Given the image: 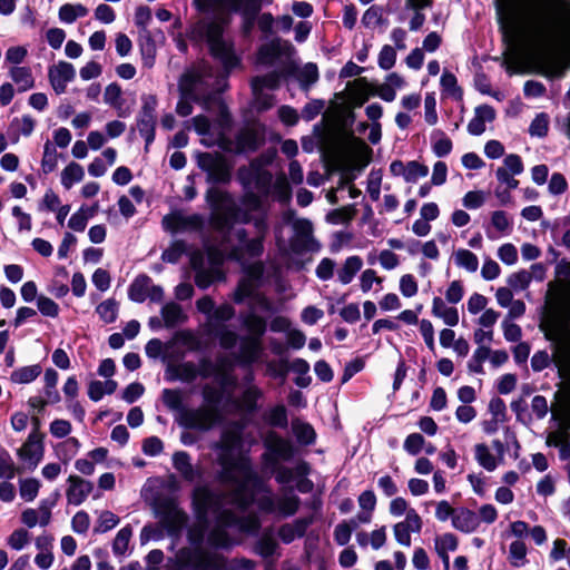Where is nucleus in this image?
I'll return each mask as SVG.
<instances>
[{
  "instance_id": "obj_1",
  "label": "nucleus",
  "mask_w": 570,
  "mask_h": 570,
  "mask_svg": "<svg viewBox=\"0 0 570 570\" xmlns=\"http://www.w3.org/2000/svg\"><path fill=\"white\" fill-rule=\"evenodd\" d=\"M264 452L261 455L263 469L274 474L278 484H288L295 476H307L311 465L301 460L294 468H288L281 462H289L298 454V448L291 439L284 438L271 430L263 438Z\"/></svg>"
},
{
  "instance_id": "obj_2",
  "label": "nucleus",
  "mask_w": 570,
  "mask_h": 570,
  "mask_svg": "<svg viewBox=\"0 0 570 570\" xmlns=\"http://www.w3.org/2000/svg\"><path fill=\"white\" fill-rule=\"evenodd\" d=\"M228 23L229 18L222 17L218 20L199 22L188 33L191 41H206L210 57L222 65L224 78H228L235 69L243 66L242 57L236 52L234 40L224 37Z\"/></svg>"
},
{
  "instance_id": "obj_3",
  "label": "nucleus",
  "mask_w": 570,
  "mask_h": 570,
  "mask_svg": "<svg viewBox=\"0 0 570 570\" xmlns=\"http://www.w3.org/2000/svg\"><path fill=\"white\" fill-rule=\"evenodd\" d=\"M224 390L206 384L202 390L204 404L194 410H184L179 415L178 423L187 430L206 432L225 421L220 407L224 400Z\"/></svg>"
},
{
  "instance_id": "obj_4",
  "label": "nucleus",
  "mask_w": 570,
  "mask_h": 570,
  "mask_svg": "<svg viewBox=\"0 0 570 570\" xmlns=\"http://www.w3.org/2000/svg\"><path fill=\"white\" fill-rule=\"evenodd\" d=\"M354 148L352 149V161L347 163L345 155L341 150L324 153L322 159L327 170L338 171L340 186L352 185L356 179V171H362L370 165L373 157V149L353 131L348 132Z\"/></svg>"
},
{
  "instance_id": "obj_5",
  "label": "nucleus",
  "mask_w": 570,
  "mask_h": 570,
  "mask_svg": "<svg viewBox=\"0 0 570 570\" xmlns=\"http://www.w3.org/2000/svg\"><path fill=\"white\" fill-rule=\"evenodd\" d=\"M205 200L210 209L208 223L213 230L229 235L238 224L243 206L236 203L234 195L218 187H209Z\"/></svg>"
},
{
  "instance_id": "obj_6",
  "label": "nucleus",
  "mask_w": 570,
  "mask_h": 570,
  "mask_svg": "<svg viewBox=\"0 0 570 570\" xmlns=\"http://www.w3.org/2000/svg\"><path fill=\"white\" fill-rule=\"evenodd\" d=\"M198 168L206 173V181L212 187L229 185L233 179L234 161L219 151H198L196 155Z\"/></svg>"
},
{
  "instance_id": "obj_7",
  "label": "nucleus",
  "mask_w": 570,
  "mask_h": 570,
  "mask_svg": "<svg viewBox=\"0 0 570 570\" xmlns=\"http://www.w3.org/2000/svg\"><path fill=\"white\" fill-rule=\"evenodd\" d=\"M175 562L179 570H228L227 559L223 554L190 547L180 548Z\"/></svg>"
},
{
  "instance_id": "obj_8",
  "label": "nucleus",
  "mask_w": 570,
  "mask_h": 570,
  "mask_svg": "<svg viewBox=\"0 0 570 570\" xmlns=\"http://www.w3.org/2000/svg\"><path fill=\"white\" fill-rule=\"evenodd\" d=\"M224 495L217 491L212 490L207 485H199L193 490L191 493V508L195 519L198 524L209 525V513H220L223 515L232 517L229 511H223Z\"/></svg>"
},
{
  "instance_id": "obj_9",
  "label": "nucleus",
  "mask_w": 570,
  "mask_h": 570,
  "mask_svg": "<svg viewBox=\"0 0 570 570\" xmlns=\"http://www.w3.org/2000/svg\"><path fill=\"white\" fill-rule=\"evenodd\" d=\"M218 464L222 470L218 472V481L222 483H236L235 471H238L250 481V484L257 490L265 489V481L252 468L249 458H234V455L218 454Z\"/></svg>"
},
{
  "instance_id": "obj_10",
  "label": "nucleus",
  "mask_w": 570,
  "mask_h": 570,
  "mask_svg": "<svg viewBox=\"0 0 570 570\" xmlns=\"http://www.w3.org/2000/svg\"><path fill=\"white\" fill-rule=\"evenodd\" d=\"M154 512L156 518L159 519L160 528L170 537L179 535L188 521L186 512L178 507V503L171 497L155 499Z\"/></svg>"
},
{
  "instance_id": "obj_11",
  "label": "nucleus",
  "mask_w": 570,
  "mask_h": 570,
  "mask_svg": "<svg viewBox=\"0 0 570 570\" xmlns=\"http://www.w3.org/2000/svg\"><path fill=\"white\" fill-rule=\"evenodd\" d=\"M194 4L199 12H208L214 6H220L227 8L229 12L238 13L242 18L240 35L243 38L252 36L261 13L238 0H195Z\"/></svg>"
},
{
  "instance_id": "obj_12",
  "label": "nucleus",
  "mask_w": 570,
  "mask_h": 570,
  "mask_svg": "<svg viewBox=\"0 0 570 570\" xmlns=\"http://www.w3.org/2000/svg\"><path fill=\"white\" fill-rule=\"evenodd\" d=\"M239 203L243 209L238 224H252L256 232L269 229L268 207L261 195H257L254 190L244 191L239 197Z\"/></svg>"
},
{
  "instance_id": "obj_13",
  "label": "nucleus",
  "mask_w": 570,
  "mask_h": 570,
  "mask_svg": "<svg viewBox=\"0 0 570 570\" xmlns=\"http://www.w3.org/2000/svg\"><path fill=\"white\" fill-rule=\"evenodd\" d=\"M140 99L141 107L136 116V126L145 139V153H148L156 137L158 99L151 94H142Z\"/></svg>"
},
{
  "instance_id": "obj_14",
  "label": "nucleus",
  "mask_w": 570,
  "mask_h": 570,
  "mask_svg": "<svg viewBox=\"0 0 570 570\" xmlns=\"http://www.w3.org/2000/svg\"><path fill=\"white\" fill-rule=\"evenodd\" d=\"M266 142V126L259 120H253L237 130L234 138V154H254Z\"/></svg>"
},
{
  "instance_id": "obj_15",
  "label": "nucleus",
  "mask_w": 570,
  "mask_h": 570,
  "mask_svg": "<svg viewBox=\"0 0 570 570\" xmlns=\"http://www.w3.org/2000/svg\"><path fill=\"white\" fill-rule=\"evenodd\" d=\"M166 230L176 234L179 232H202L205 228V219L200 214L184 215L181 212H173L163 218Z\"/></svg>"
},
{
  "instance_id": "obj_16",
  "label": "nucleus",
  "mask_w": 570,
  "mask_h": 570,
  "mask_svg": "<svg viewBox=\"0 0 570 570\" xmlns=\"http://www.w3.org/2000/svg\"><path fill=\"white\" fill-rule=\"evenodd\" d=\"M292 50L293 46L291 42L284 41L279 37H274L258 47L256 59L261 65L273 66L279 57L289 53Z\"/></svg>"
},
{
  "instance_id": "obj_17",
  "label": "nucleus",
  "mask_w": 570,
  "mask_h": 570,
  "mask_svg": "<svg viewBox=\"0 0 570 570\" xmlns=\"http://www.w3.org/2000/svg\"><path fill=\"white\" fill-rule=\"evenodd\" d=\"M244 429L245 424L235 421L223 430L220 441L215 446L220 451L219 454L234 455V450L242 445Z\"/></svg>"
},
{
  "instance_id": "obj_18",
  "label": "nucleus",
  "mask_w": 570,
  "mask_h": 570,
  "mask_svg": "<svg viewBox=\"0 0 570 570\" xmlns=\"http://www.w3.org/2000/svg\"><path fill=\"white\" fill-rule=\"evenodd\" d=\"M262 341L252 337H240L239 352L234 355L237 364L243 368H250L262 354Z\"/></svg>"
},
{
  "instance_id": "obj_19",
  "label": "nucleus",
  "mask_w": 570,
  "mask_h": 570,
  "mask_svg": "<svg viewBox=\"0 0 570 570\" xmlns=\"http://www.w3.org/2000/svg\"><path fill=\"white\" fill-rule=\"evenodd\" d=\"M273 156L261 155L249 161L248 166H240L236 171V179L243 188V193L253 190L252 185L255 180V175L262 167L272 163Z\"/></svg>"
},
{
  "instance_id": "obj_20",
  "label": "nucleus",
  "mask_w": 570,
  "mask_h": 570,
  "mask_svg": "<svg viewBox=\"0 0 570 570\" xmlns=\"http://www.w3.org/2000/svg\"><path fill=\"white\" fill-rule=\"evenodd\" d=\"M69 487L66 491L67 501L72 505H80L94 490V483L79 475H69Z\"/></svg>"
},
{
  "instance_id": "obj_21",
  "label": "nucleus",
  "mask_w": 570,
  "mask_h": 570,
  "mask_svg": "<svg viewBox=\"0 0 570 570\" xmlns=\"http://www.w3.org/2000/svg\"><path fill=\"white\" fill-rule=\"evenodd\" d=\"M296 238H293L289 243L291 249L295 254H301L307 248L308 243H314L313 238V225L312 222L306 218L296 219L293 225Z\"/></svg>"
},
{
  "instance_id": "obj_22",
  "label": "nucleus",
  "mask_w": 570,
  "mask_h": 570,
  "mask_svg": "<svg viewBox=\"0 0 570 570\" xmlns=\"http://www.w3.org/2000/svg\"><path fill=\"white\" fill-rule=\"evenodd\" d=\"M242 326L246 330L247 335L245 337H252L253 340L262 341L267 330L266 320L250 311L239 316Z\"/></svg>"
},
{
  "instance_id": "obj_23",
  "label": "nucleus",
  "mask_w": 570,
  "mask_h": 570,
  "mask_svg": "<svg viewBox=\"0 0 570 570\" xmlns=\"http://www.w3.org/2000/svg\"><path fill=\"white\" fill-rule=\"evenodd\" d=\"M237 487L234 491V502L240 509H247L255 502V495L259 492H268L269 489L265 485L264 490H257L244 476L240 482H236Z\"/></svg>"
},
{
  "instance_id": "obj_24",
  "label": "nucleus",
  "mask_w": 570,
  "mask_h": 570,
  "mask_svg": "<svg viewBox=\"0 0 570 570\" xmlns=\"http://www.w3.org/2000/svg\"><path fill=\"white\" fill-rule=\"evenodd\" d=\"M198 376L197 366L190 362H183L177 365H168L166 370V379L168 381H181L193 383Z\"/></svg>"
},
{
  "instance_id": "obj_25",
  "label": "nucleus",
  "mask_w": 570,
  "mask_h": 570,
  "mask_svg": "<svg viewBox=\"0 0 570 570\" xmlns=\"http://www.w3.org/2000/svg\"><path fill=\"white\" fill-rule=\"evenodd\" d=\"M452 525L463 533H471L479 528L480 519L474 511L460 508L452 517Z\"/></svg>"
},
{
  "instance_id": "obj_26",
  "label": "nucleus",
  "mask_w": 570,
  "mask_h": 570,
  "mask_svg": "<svg viewBox=\"0 0 570 570\" xmlns=\"http://www.w3.org/2000/svg\"><path fill=\"white\" fill-rule=\"evenodd\" d=\"M153 279L149 275L138 274L128 287V297L135 303H144L148 298V288Z\"/></svg>"
},
{
  "instance_id": "obj_27",
  "label": "nucleus",
  "mask_w": 570,
  "mask_h": 570,
  "mask_svg": "<svg viewBox=\"0 0 570 570\" xmlns=\"http://www.w3.org/2000/svg\"><path fill=\"white\" fill-rule=\"evenodd\" d=\"M292 431L299 445L309 446L316 441L317 435L315 429L308 422L294 419L292 421Z\"/></svg>"
},
{
  "instance_id": "obj_28",
  "label": "nucleus",
  "mask_w": 570,
  "mask_h": 570,
  "mask_svg": "<svg viewBox=\"0 0 570 570\" xmlns=\"http://www.w3.org/2000/svg\"><path fill=\"white\" fill-rule=\"evenodd\" d=\"M139 48L144 66L151 68L155 63L157 48L150 31L139 33Z\"/></svg>"
},
{
  "instance_id": "obj_29",
  "label": "nucleus",
  "mask_w": 570,
  "mask_h": 570,
  "mask_svg": "<svg viewBox=\"0 0 570 570\" xmlns=\"http://www.w3.org/2000/svg\"><path fill=\"white\" fill-rule=\"evenodd\" d=\"M282 73L273 70L263 76H256L250 80V87L254 95L263 91L264 88L275 90L281 86Z\"/></svg>"
},
{
  "instance_id": "obj_30",
  "label": "nucleus",
  "mask_w": 570,
  "mask_h": 570,
  "mask_svg": "<svg viewBox=\"0 0 570 570\" xmlns=\"http://www.w3.org/2000/svg\"><path fill=\"white\" fill-rule=\"evenodd\" d=\"M160 313L164 321V325L167 328H174L178 324L185 322L186 320L181 306L175 302L166 303L161 307Z\"/></svg>"
},
{
  "instance_id": "obj_31",
  "label": "nucleus",
  "mask_w": 570,
  "mask_h": 570,
  "mask_svg": "<svg viewBox=\"0 0 570 570\" xmlns=\"http://www.w3.org/2000/svg\"><path fill=\"white\" fill-rule=\"evenodd\" d=\"M263 392L259 387L253 385L247 387L240 397L239 410L246 414H255L259 410L258 401Z\"/></svg>"
},
{
  "instance_id": "obj_32",
  "label": "nucleus",
  "mask_w": 570,
  "mask_h": 570,
  "mask_svg": "<svg viewBox=\"0 0 570 570\" xmlns=\"http://www.w3.org/2000/svg\"><path fill=\"white\" fill-rule=\"evenodd\" d=\"M173 466L186 481H194L195 469L190 462V455L186 451H177L173 454Z\"/></svg>"
},
{
  "instance_id": "obj_33",
  "label": "nucleus",
  "mask_w": 570,
  "mask_h": 570,
  "mask_svg": "<svg viewBox=\"0 0 570 570\" xmlns=\"http://www.w3.org/2000/svg\"><path fill=\"white\" fill-rule=\"evenodd\" d=\"M210 334L218 338L219 345L224 350H232L240 342L239 335L229 330L225 324H215L210 330Z\"/></svg>"
},
{
  "instance_id": "obj_34",
  "label": "nucleus",
  "mask_w": 570,
  "mask_h": 570,
  "mask_svg": "<svg viewBox=\"0 0 570 570\" xmlns=\"http://www.w3.org/2000/svg\"><path fill=\"white\" fill-rule=\"evenodd\" d=\"M205 250L210 269H213V272L215 273L216 279L224 281L225 273L222 269V266L226 259L224 252L215 245L206 246Z\"/></svg>"
},
{
  "instance_id": "obj_35",
  "label": "nucleus",
  "mask_w": 570,
  "mask_h": 570,
  "mask_svg": "<svg viewBox=\"0 0 570 570\" xmlns=\"http://www.w3.org/2000/svg\"><path fill=\"white\" fill-rule=\"evenodd\" d=\"M363 266V261L360 256L354 255L345 259L343 267L338 271V281L346 285L350 284L354 276L360 272Z\"/></svg>"
},
{
  "instance_id": "obj_36",
  "label": "nucleus",
  "mask_w": 570,
  "mask_h": 570,
  "mask_svg": "<svg viewBox=\"0 0 570 570\" xmlns=\"http://www.w3.org/2000/svg\"><path fill=\"white\" fill-rule=\"evenodd\" d=\"M264 421L272 428L286 429L288 426L287 409L284 404H277L264 414Z\"/></svg>"
},
{
  "instance_id": "obj_37",
  "label": "nucleus",
  "mask_w": 570,
  "mask_h": 570,
  "mask_svg": "<svg viewBox=\"0 0 570 570\" xmlns=\"http://www.w3.org/2000/svg\"><path fill=\"white\" fill-rule=\"evenodd\" d=\"M10 77L19 86V92L27 91L35 87V79L29 67H12L10 69Z\"/></svg>"
},
{
  "instance_id": "obj_38",
  "label": "nucleus",
  "mask_w": 570,
  "mask_h": 570,
  "mask_svg": "<svg viewBox=\"0 0 570 570\" xmlns=\"http://www.w3.org/2000/svg\"><path fill=\"white\" fill-rule=\"evenodd\" d=\"M42 372L39 364L22 366L11 372L10 380L16 384H29L33 382Z\"/></svg>"
},
{
  "instance_id": "obj_39",
  "label": "nucleus",
  "mask_w": 570,
  "mask_h": 570,
  "mask_svg": "<svg viewBox=\"0 0 570 570\" xmlns=\"http://www.w3.org/2000/svg\"><path fill=\"white\" fill-rule=\"evenodd\" d=\"M440 86L442 88V92L448 94L454 100L461 101L463 99V89L458 85L455 75L446 69L441 76Z\"/></svg>"
},
{
  "instance_id": "obj_40",
  "label": "nucleus",
  "mask_w": 570,
  "mask_h": 570,
  "mask_svg": "<svg viewBox=\"0 0 570 570\" xmlns=\"http://www.w3.org/2000/svg\"><path fill=\"white\" fill-rule=\"evenodd\" d=\"M85 171L80 164L76 161L69 163L61 171V185L66 189H70L73 184L83 179Z\"/></svg>"
},
{
  "instance_id": "obj_41",
  "label": "nucleus",
  "mask_w": 570,
  "mask_h": 570,
  "mask_svg": "<svg viewBox=\"0 0 570 570\" xmlns=\"http://www.w3.org/2000/svg\"><path fill=\"white\" fill-rule=\"evenodd\" d=\"M278 548L276 539L271 532H264L256 541L254 551L264 559L272 558Z\"/></svg>"
},
{
  "instance_id": "obj_42",
  "label": "nucleus",
  "mask_w": 570,
  "mask_h": 570,
  "mask_svg": "<svg viewBox=\"0 0 570 570\" xmlns=\"http://www.w3.org/2000/svg\"><path fill=\"white\" fill-rule=\"evenodd\" d=\"M353 83L360 89L351 94V99L354 108L362 107L370 98L372 83L366 77L356 78Z\"/></svg>"
},
{
  "instance_id": "obj_43",
  "label": "nucleus",
  "mask_w": 570,
  "mask_h": 570,
  "mask_svg": "<svg viewBox=\"0 0 570 570\" xmlns=\"http://www.w3.org/2000/svg\"><path fill=\"white\" fill-rule=\"evenodd\" d=\"M61 494L58 489L51 492L47 498L42 499L39 502V512L40 520L39 523L41 527H47L51 520V510L55 508L60 499Z\"/></svg>"
},
{
  "instance_id": "obj_44",
  "label": "nucleus",
  "mask_w": 570,
  "mask_h": 570,
  "mask_svg": "<svg viewBox=\"0 0 570 570\" xmlns=\"http://www.w3.org/2000/svg\"><path fill=\"white\" fill-rule=\"evenodd\" d=\"M269 229H265L264 232H256V236L249 238L244 245L245 255L257 258L264 254V242L268 234Z\"/></svg>"
},
{
  "instance_id": "obj_45",
  "label": "nucleus",
  "mask_w": 570,
  "mask_h": 570,
  "mask_svg": "<svg viewBox=\"0 0 570 570\" xmlns=\"http://www.w3.org/2000/svg\"><path fill=\"white\" fill-rule=\"evenodd\" d=\"M254 185L257 189V195L262 196V199L265 202L266 198L271 195L273 188V175L269 170L262 167L257 175H255Z\"/></svg>"
},
{
  "instance_id": "obj_46",
  "label": "nucleus",
  "mask_w": 570,
  "mask_h": 570,
  "mask_svg": "<svg viewBox=\"0 0 570 570\" xmlns=\"http://www.w3.org/2000/svg\"><path fill=\"white\" fill-rule=\"evenodd\" d=\"M17 453L21 460L29 462L31 469H35L43 458L45 445L35 448L33 445L23 443Z\"/></svg>"
},
{
  "instance_id": "obj_47",
  "label": "nucleus",
  "mask_w": 570,
  "mask_h": 570,
  "mask_svg": "<svg viewBox=\"0 0 570 570\" xmlns=\"http://www.w3.org/2000/svg\"><path fill=\"white\" fill-rule=\"evenodd\" d=\"M200 78L195 73H184L179 80V94L183 98H189L193 101H198V96L195 94V87Z\"/></svg>"
},
{
  "instance_id": "obj_48",
  "label": "nucleus",
  "mask_w": 570,
  "mask_h": 570,
  "mask_svg": "<svg viewBox=\"0 0 570 570\" xmlns=\"http://www.w3.org/2000/svg\"><path fill=\"white\" fill-rule=\"evenodd\" d=\"M119 303L115 298H108L96 307V313L106 324L114 323L118 317Z\"/></svg>"
},
{
  "instance_id": "obj_49",
  "label": "nucleus",
  "mask_w": 570,
  "mask_h": 570,
  "mask_svg": "<svg viewBox=\"0 0 570 570\" xmlns=\"http://www.w3.org/2000/svg\"><path fill=\"white\" fill-rule=\"evenodd\" d=\"M356 214L355 205H347L341 208H336L331 210L326 215V222L333 225L342 224V223H350Z\"/></svg>"
},
{
  "instance_id": "obj_50",
  "label": "nucleus",
  "mask_w": 570,
  "mask_h": 570,
  "mask_svg": "<svg viewBox=\"0 0 570 570\" xmlns=\"http://www.w3.org/2000/svg\"><path fill=\"white\" fill-rule=\"evenodd\" d=\"M272 191L275 198L282 204H286L292 199V186L285 175H281L276 178Z\"/></svg>"
},
{
  "instance_id": "obj_51",
  "label": "nucleus",
  "mask_w": 570,
  "mask_h": 570,
  "mask_svg": "<svg viewBox=\"0 0 570 570\" xmlns=\"http://www.w3.org/2000/svg\"><path fill=\"white\" fill-rule=\"evenodd\" d=\"M187 252V244L183 239L174 240L168 248L161 253V259L169 264H177Z\"/></svg>"
},
{
  "instance_id": "obj_52",
  "label": "nucleus",
  "mask_w": 570,
  "mask_h": 570,
  "mask_svg": "<svg viewBox=\"0 0 570 570\" xmlns=\"http://www.w3.org/2000/svg\"><path fill=\"white\" fill-rule=\"evenodd\" d=\"M455 264L470 273H474L479 267V259L471 250L460 248L455 252Z\"/></svg>"
},
{
  "instance_id": "obj_53",
  "label": "nucleus",
  "mask_w": 570,
  "mask_h": 570,
  "mask_svg": "<svg viewBox=\"0 0 570 570\" xmlns=\"http://www.w3.org/2000/svg\"><path fill=\"white\" fill-rule=\"evenodd\" d=\"M132 535V528L130 524L125 525L121 528L118 533L116 534L114 542H112V552L116 556H122L128 549V544L130 541V538Z\"/></svg>"
},
{
  "instance_id": "obj_54",
  "label": "nucleus",
  "mask_w": 570,
  "mask_h": 570,
  "mask_svg": "<svg viewBox=\"0 0 570 570\" xmlns=\"http://www.w3.org/2000/svg\"><path fill=\"white\" fill-rule=\"evenodd\" d=\"M475 460L478 463L488 471L497 469L495 458L490 453L489 448L484 443L475 444L474 446Z\"/></svg>"
},
{
  "instance_id": "obj_55",
  "label": "nucleus",
  "mask_w": 570,
  "mask_h": 570,
  "mask_svg": "<svg viewBox=\"0 0 570 570\" xmlns=\"http://www.w3.org/2000/svg\"><path fill=\"white\" fill-rule=\"evenodd\" d=\"M164 404L175 411H180V414L186 410L184 407V399L180 390L164 389L161 392Z\"/></svg>"
},
{
  "instance_id": "obj_56",
  "label": "nucleus",
  "mask_w": 570,
  "mask_h": 570,
  "mask_svg": "<svg viewBox=\"0 0 570 570\" xmlns=\"http://www.w3.org/2000/svg\"><path fill=\"white\" fill-rule=\"evenodd\" d=\"M491 348L484 345H480L473 353L472 358L468 362V368L472 373L482 374L483 362L490 356Z\"/></svg>"
},
{
  "instance_id": "obj_57",
  "label": "nucleus",
  "mask_w": 570,
  "mask_h": 570,
  "mask_svg": "<svg viewBox=\"0 0 570 570\" xmlns=\"http://www.w3.org/2000/svg\"><path fill=\"white\" fill-rule=\"evenodd\" d=\"M19 485L20 497L28 502L33 501L37 498L41 487L39 480L35 478L21 479L19 481Z\"/></svg>"
},
{
  "instance_id": "obj_58",
  "label": "nucleus",
  "mask_w": 570,
  "mask_h": 570,
  "mask_svg": "<svg viewBox=\"0 0 570 570\" xmlns=\"http://www.w3.org/2000/svg\"><path fill=\"white\" fill-rule=\"evenodd\" d=\"M320 78L318 67L314 62H307L302 68L298 81L303 89H308L309 86L314 85Z\"/></svg>"
},
{
  "instance_id": "obj_59",
  "label": "nucleus",
  "mask_w": 570,
  "mask_h": 570,
  "mask_svg": "<svg viewBox=\"0 0 570 570\" xmlns=\"http://www.w3.org/2000/svg\"><path fill=\"white\" fill-rule=\"evenodd\" d=\"M57 159L58 155L56 148L50 140H47L43 146V157L41 160V168L46 175L52 173L56 169Z\"/></svg>"
},
{
  "instance_id": "obj_60",
  "label": "nucleus",
  "mask_w": 570,
  "mask_h": 570,
  "mask_svg": "<svg viewBox=\"0 0 570 570\" xmlns=\"http://www.w3.org/2000/svg\"><path fill=\"white\" fill-rule=\"evenodd\" d=\"M121 87L117 82L109 83L104 94V100L106 104L110 105L111 107L120 110L124 105V99L121 98Z\"/></svg>"
},
{
  "instance_id": "obj_61",
  "label": "nucleus",
  "mask_w": 570,
  "mask_h": 570,
  "mask_svg": "<svg viewBox=\"0 0 570 570\" xmlns=\"http://www.w3.org/2000/svg\"><path fill=\"white\" fill-rule=\"evenodd\" d=\"M257 284L250 282V279H240L234 291L233 301L235 304H243L246 298L254 295Z\"/></svg>"
},
{
  "instance_id": "obj_62",
  "label": "nucleus",
  "mask_w": 570,
  "mask_h": 570,
  "mask_svg": "<svg viewBox=\"0 0 570 570\" xmlns=\"http://www.w3.org/2000/svg\"><path fill=\"white\" fill-rule=\"evenodd\" d=\"M275 18L271 12H262L257 18V28L262 32L261 40H268L273 35Z\"/></svg>"
},
{
  "instance_id": "obj_63",
  "label": "nucleus",
  "mask_w": 570,
  "mask_h": 570,
  "mask_svg": "<svg viewBox=\"0 0 570 570\" xmlns=\"http://www.w3.org/2000/svg\"><path fill=\"white\" fill-rule=\"evenodd\" d=\"M532 281V275L527 269H521L519 272L512 273L509 275L507 283L514 291H524L529 287Z\"/></svg>"
},
{
  "instance_id": "obj_64",
  "label": "nucleus",
  "mask_w": 570,
  "mask_h": 570,
  "mask_svg": "<svg viewBox=\"0 0 570 570\" xmlns=\"http://www.w3.org/2000/svg\"><path fill=\"white\" fill-rule=\"evenodd\" d=\"M549 131V116L546 112L538 114L531 121L529 134L534 137L543 138Z\"/></svg>"
}]
</instances>
